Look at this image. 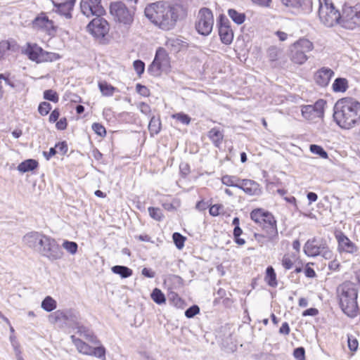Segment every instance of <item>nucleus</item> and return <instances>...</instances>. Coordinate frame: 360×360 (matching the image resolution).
<instances>
[{"instance_id": "1", "label": "nucleus", "mask_w": 360, "mask_h": 360, "mask_svg": "<svg viewBox=\"0 0 360 360\" xmlns=\"http://www.w3.org/2000/svg\"><path fill=\"white\" fill-rule=\"evenodd\" d=\"M145 15L154 25L162 30H171L178 21L187 15L186 11L178 4L158 1L148 5L144 11Z\"/></svg>"}, {"instance_id": "2", "label": "nucleus", "mask_w": 360, "mask_h": 360, "mask_svg": "<svg viewBox=\"0 0 360 360\" xmlns=\"http://www.w3.org/2000/svg\"><path fill=\"white\" fill-rule=\"evenodd\" d=\"M22 245L34 252L46 258L50 262L61 259L64 255L56 240L41 231H32L22 238Z\"/></svg>"}, {"instance_id": "3", "label": "nucleus", "mask_w": 360, "mask_h": 360, "mask_svg": "<svg viewBox=\"0 0 360 360\" xmlns=\"http://www.w3.org/2000/svg\"><path fill=\"white\" fill-rule=\"evenodd\" d=\"M333 118L342 129H350L360 124V103L353 98H343L334 106Z\"/></svg>"}, {"instance_id": "4", "label": "nucleus", "mask_w": 360, "mask_h": 360, "mask_svg": "<svg viewBox=\"0 0 360 360\" xmlns=\"http://www.w3.org/2000/svg\"><path fill=\"white\" fill-rule=\"evenodd\" d=\"M127 1L131 4L129 6L121 1L112 2L110 5V12L116 22L129 28L134 22L136 10L135 4L137 0Z\"/></svg>"}, {"instance_id": "5", "label": "nucleus", "mask_w": 360, "mask_h": 360, "mask_svg": "<svg viewBox=\"0 0 360 360\" xmlns=\"http://www.w3.org/2000/svg\"><path fill=\"white\" fill-rule=\"evenodd\" d=\"M250 218L266 231L268 241L273 242L278 239L276 221L271 212L262 208H257L250 212Z\"/></svg>"}, {"instance_id": "6", "label": "nucleus", "mask_w": 360, "mask_h": 360, "mask_svg": "<svg viewBox=\"0 0 360 360\" xmlns=\"http://www.w3.org/2000/svg\"><path fill=\"white\" fill-rule=\"evenodd\" d=\"M340 304L345 314L349 316L356 314L357 305V290L352 283H344L338 288Z\"/></svg>"}, {"instance_id": "7", "label": "nucleus", "mask_w": 360, "mask_h": 360, "mask_svg": "<svg viewBox=\"0 0 360 360\" xmlns=\"http://www.w3.org/2000/svg\"><path fill=\"white\" fill-rule=\"evenodd\" d=\"M314 48L312 41L304 37L300 38L290 45L289 58L293 63L303 65L309 59L307 53L311 52Z\"/></svg>"}, {"instance_id": "8", "label": "nucleus", "mask_w": 360, "mask_h": 360, "mask_svg": "<svg viewBox=\"0 0 360 360\" xmlns=\"http://www.w3.org/2000/svg\"><path fill=\"white\" fill-rule=\"evenodd\" d=\"M304 252L309 257L321 255L326 259H330L333 256V251L323 238H314L308 240L304 244Z\"/></svg>"}, {"instance_id": "9", "label": "nucleus", "mask_w": 360, "mask_h": 360, "mask_svg": "<svg viewBox=\"0 0 360 360\" xmlns=\"http://www.w3.org/2000/svg\"><path fill=\"white\" fill-rule=\"evenodd\" d=\"M319 16L323 24L327 27H333L337 23L340 24L341 13L335 9L333 4L330 0H319Z\"/></svg>"}, {"instance_id": "10", "label": "nucleus", "mask_w": 360, "mask_h": 360, "mask_svg": "<svg viewBox=\"0 0 360 360\" xmlns=\"http://www.w3.org/2000/svg\"><path fill=\"white\" fill-rule=\"evenodd\" d=\"M170 68V58L167 51L159 48L155 56L148 68V72L153 77H159L162 72H167Z\"/></svg>"}, {"instance_id": "11", "label": "nucleus", "mask_w": 360, "mask_h": 360, "mask_svg": "<svg viewBox=\"0 0 360 360\" xmlns=\"http://www.w3.org/2000/svg\"><path fill=\"white\" fill-rule=\"evenodd\" d=\"M340 25L349 30L360 26V4L354 6L345 5L342 8Z\"/></svg>"}, {"instance_id": "12", "label": "nucleus", "mask_w": 360, "mask_h": 360, "mask_svg": "<svg viewBox=\"0 0 360 360\" xmlns=\"http://www.w3.org/2000/svg\"><path fill=\"white\" fill-rule=\"evenodd\" d=\"M214 17L212 11L207 8H200L197 15L195 29L203 36L209 35L213 28Z\"/></svg>"}, {"instance_id": "13", "label": "nucleus", "mask_w": 360, "mask_h": 360, "mask_svg": "<svg viewBox=\"0 0 360 360\" xmlns=\"http://www.w3.org/2000/svg\"><path fill=\"white\" fill-rule=\"evenodd\" d=\"M70 338L79 353L84 355L93 356L101 360L106 359V351L103 346L97 345L96 347H91L79 338H76L75 335H71Z\"/></svg>"}, {"instance_id": "14", "label": "nucleus", "mask_w": 360, "mask_h": 360, "mask_svg": "<svg viewBox=\"0 0 360 360\" xmlns=\"http://www.w3.org/2000/svg\"><path fill=\"white\" fill-rule=\"evenodd\" d=\"M86 30L96 39H103L109 32L110 25L102 16H96L86 26Z\"/></svg>"}, {"instance_id": "15", "label": "nucleus", "mask_w": 360, "mask_h": 360, "mask_svg": "<svg viewBox=\"0 0 360 360\" xmlns=\"http://www.w3.org/2000/svg\"><path fill=\"white\" fill-rule=\"evenodd\" d=\"M338 243L337 250L339 253L357 255L359 247L353 243L343 232L338 231L335 233Z\"/></svg>"}, {"instance_id": "16", "label": "nucleus", "mask_w": 360, "mask_h": 360, "mask_svg": "<svg viewBox=\"0 0 360 360\" xmlns=\"http://www.w3.org/2000/svg\"><path fill=\"white\" fill-rule=\"evenodd\" d=\"M81 12L87 18L103 16L105 10L101 4V0H82L80 2Z\"/></svg>"}, {"instance_id": "17", "label": "nucleus", "mask_w": 360, "mask_h": 360, "mask_svg": "<svg viewBox=\"0 0 360 360\" xmlns=\"http://www.w3.org/2000/svg\"><path fill=\"white\" fill-rule=\"evenodd\" d=\"M219 34L223 44H230L232 42L233 32L229 26V20L224 15L219 17Z\"/></svg>"}, {"instance_id": "18", "label": "nucleus", "mask_w": 360, "mask_h": 360, "mask_svg": "<svg viewBox=\"0 0 360 360\" xmlns=\"http://www.w3.org/2000/svg\"><path fill=\"white\" fill-rule=\"evenodd\" d=\"M334 75L335 72L332 69L328 67H322L315 72L314 79L317 85L326 87L329 84Z\"/></svg>"}, {"instance_id": "19", "label": "nucleus", "mask_w": 360, "mask_h": 360, "mask_svg": "<svg viewBox=\"0 0 360 360\" xmlns=\"http://www.w3.org/2000/svg\"><path fill=\"white\" fill-rule=\"evenodd\" d=\"M239 188L249 195H259L262 193L259 184L250 179H242Z\"/></svg>"}, {"instance_id": "20", "label": "nucleus", "mask_w": 360, "mask_h": 360, "mask_svg": "<svg viewBox=\"0 0 360 360\" xmlns=\"http://www.w3.org/2000/svg\"><path fill=\"white\" fill-rule=\"evenodd\" d=\"M34 25L46 30L49 34H53L56 32V27L52 20H49L47 16L42 15L35 18Z\"/></svg>"}, {"instance_id": "21", "label": "nucleus", "mask_w": 360, "mask_h": 360, "mask_svg": "<svg viewBox=\"0 0 360 360\" xmlns=\"http://www.w3.org/2000/svg\"><path fill=\"white\" fill-rule=\"evenodd\" d=\"M281 3L286 7L292 8H301L302 11H311V0H281Z\"/></svg>"}, {"instance_id": "22", "label": "nucleus", "mask_w": 360, "mask_h": 360, "mask_svg": "<svg viewBox=\"0 0 360 360\" xmlns=\"http://www.w3.org/2000/svg\"><path fill=\"white\" fill-rule=\"evenodd\" d=\"M75 2V0H67L65 2L58 4H55V6L57 7L56 11L60 15L65 16L68 19L71 18V11L73 9Z\"/></svg>"}, {"instance_id": "23", "label": "nucleus", "mask_w": 360, "mask_h": 360, "mask_svg": "<svg viewBox=\"0 0 360 360\" xmlns=\"http://www.w3.org/2000/svg\"><path fill=\"white\" fill-rule=\"evenodd\" d=\"M65 311L58 310L48 316L49 321L52 324L63 327L65 322Z\"/></svg>"}, {"instance_id": "24", "label": "nucleus", "mask_w": 360, "mask_h": 360, "mask_svg": "<svg viewBox=\"0 0 360 360\" xmlns=\"http://www.w3.org/2000/svg\"><path fill=\"white\" fill-rule=\"evenodd\" d=\"M43 50L41 47L38 46L37 44L31 45L28 44L25 53L28 56V58L37 63H39L40 60V54L42 53Z\"/></svg>"}, {"instance_id": "25", "label": "nucleus", "mask_w": 360, "mask_h": 360, "mask_svg": "<svg viewBox=\"0 0 360 360\" xmlns=\"http://www.w3.org/2000/svg\"><path fill=\"white\" fill-rule=\"evenodd\" d=\"M207 136L216 147H219L224 138V134L219 128L214 127L208 131Z\"/></svg>"}, {"instance_id": "26", "label": "nucleus", "mask_w": 360, "mask_h": 360, "mask_svg": "<svg viewBox=\"0 0 360 360\" xmlns=\"http://www.w3.org/2000/svg\"><path fill=\"white\" fill-rule=\"evenodd\" d=\"M38 162L34 159L26 160L18 166V170L21 173L33 171L38 167Z\"/></svg>"}, {"instance_id": "27", "label": "nucleus", "mask_w": 360, "mask_h": 360, "mask_svg": "<svg viewBox=\"0 0 360 360\" xmlns=\"http://www.w3.org/2000/svg\"><path fill=\"white\" fill-rule=\"evenodd\" d=\"M165 46L171 51L176 53L184 46V42L178 38L172 37L167 39Z\"/></svg>"}, {"instance_id": "28", "label": "nucleus", "mask_w": 360, "mask_h": 360, "mask_svg": "<svg viewBox=\"0 0 360 360\" xmlns=\"http://www.w3.org/2000/svg\"><path fill=\"white\" fill-rule=\"evenodd\" d=\"M65 326L75 328L79 323V318L77 312L71 310L65 311Z\"/></svg>"}, {"instance_id": "29", "label": "nucleus", "mask_w": 360, "mask_h": 360, "mask_svg": "<svg viewBox=\"0 0 360 360\" xmlns=\"http://www.w3.org/2000/svg\"><path fill=\"white\" fill-rule=\"evenodd\" d=\"M348 88V81L345 78L338 77L335 79L332 89L334 92H345Z\"/></svg>"}, {"instance_id": "30", "label": "nucleus", "mask_w": 360, "mask_h": 360, "mask_svg": "<svg viewBox=\"0 0 360 360\" xmlns=\"http://www.w3.org/2000/svg\"><path fill=\"white\" fill-rule=\"evenodd\" d=\"M98 88L103 96H112L117 89L106 82L98 83Z\"/></svg>"}, {"instance_id": "31", "label": "nucleus", "mask_w": 360, "mask_h": 360, "mask_svg": "<svg viewBox=\"0 0 360 360\" xmlns=\"http://www.w3.org/2000/svg\"><path fill=\"white\" fill-rule=\"evenodd\" d=\"M241 180L236 176L224 175L221 177V182L227 186L237 187L239 188Z\"/></svg>"}, {"instance_id": "32", "label": "nucleus", "mask_w": 360, "mask_h": 360, "mask_svg": "<svg viewBox=\"0 0 360 360\" xmlns=\"http://www.w3.org/2000/svg\"><path fill=\"white\" fill-rule=\"evenodd\" d=\"M111 269L114 274L120 275L123 278L132 275V270L125 266L116 265L112 266Z\"/></svg>"}, {"instance_id": "33", "label": "nucleus", "mask_w": 360, "mask_h": 360, "mask_svg": "<svg viewBox=\"0 0 360 360\" xmlns=\"http://www.w3.org/2000/svg\"><path fill=\"white\" fill-rule=\"evenodd\" d=\"M41 307L46 311L51 312L56 309L57 302L51 296H46L41 302Z\"/></svg>"}, {"instance_id": "34", "label": "nucleus", "mask_w": 360, "mask_h": 360, "mask_svg": "<svg viewBox=\"0 0 360 360\" xmlns=\"http://www.w3.org/2000/svg\"><path fill=\"white\" fill-rule=\"evenodd\" d=\"M228 15L231 20L237 25L243 23L245 19V15L243 13H239L235 9L230 8L228 10Z\"/></svg>"}, {"instance_id": "35", "label": "nucleus", "mask_w": 360, "mask_h": 360, "mask_svg": "<svg viewBox=\"0 0 360 360\" xmlns=\"http://www.w3.org/2000/svg\"><path fill=\"white\" fill-rule=\"evenodd\" d=\"M161 122L158 117L153 116L148 124V129L152 135L158 134L160 131Z\"/></svg>"}, {"instance_id": "36", "label": "nucleus", "mask_w": 360, "mask_h": 360, "mask_svg": "<svg viewBox=\"0 0 360 360\" xmlns=\"http://www.w3.org/2000/svg\"><path fill=\"white\" fill-rule=\"evenodd\" d=\"M265 279L270 286L274 287L277 285L276 275L272 266L266 268Z\"/></svg>"}, {"instance_id": "37", "label": "nucleus", "mask_w": 360, "mask_h": 360, "mask_svg": "<svg viewBox=\"0 0 360 360\" xmlns=\"http://www.w3.org/2000/svg\"><path fill=\"white\" fill-rule=\"evenodd\" d=\"M150 296L152 300L158 304H162L166 302L164 293L159 288H155L153 290Z\"/></svg>"}, {"instance_id": "38", "label": "nucleus", "mask_w": 360, "mask_h": 360, "mask_svg": "<svg viewBox=\"0 0 360 360\" xmlns=\"http://www.w3.org/2000/svg\"><path fill=\"white\" fill-rule=\"evenodd\" d=\"M309 149L312 153L319 155L323 159L328 158L327 152L321 146L311 144Z\"/></svg>"}, {"instance_id": "39", "label": "nucleus", "mask_w": 360, "mask_h": 360, "mask_svg": "<svg viewBox=\"0 0 360 360\" xmlns=\"http://www.w3.org/2000/svg\"><path fill=\"white\" fill-rule=\"evenodd\" d=\"M62 247L71 255H75L78 249L77 243L69 240H65L62 244Z\"/></svg>"}, {"instance_id": "40", "label": "nucleus", "mask_w": 360, "mask_h": 360, "mask_svg": "<svg viewBox=\"0 0 360 360\" xmlns=\"http://www.w3.org/2000/svg\"><path fill=\"white\" fill-rule=\"evenodd\" d=\"M325 101L323 100H319L315 103L312 108L314 110L315 116L317 117H322L324 113V105Z\"/></svg>"}, {"instance_id": "41", "label": "nucleus", "mask_w": 360, "mask_h": 360, "mask_svg": "<svg viewBox=\"0 0 360 360\" xmlns=\"http://www.w3.org/2000/svg\"><path fill=\"white\" fill-rule=\"evenodd\" d=\"M302 115L304 118L310 120L314 119L315 117H317L316 116H315L314 110L312 108V105H311L302 107Z\"/></svg>"}, {"instance_id": "42", "label": "nucleus", "mask_w": 360, "mask_h": 360, "mask_svg": "<svg viewBox=\"0 0 360 360\" xmlns=\"http://www.w3.org/2000/svg\"><path fill=\"white\" fill-rule=\"evenodd\" d=\"M148 213L151 218L158 221H161L164 217L161 210L158 207H148Z\"/></svg>"}, {"instance_id": "43", "label": "nucleus", "mask_w": 360, "mask_h": 360, "mask_svg": "<svg viewBox=\"0 0 360 360\" xmlns=\"http://www.w3.org/2000/svg\"><path fill=\"white\" fill-rule=\"evenodd\" d=\"M172 238L175 245L179 250H181L184 248V242L186 240L185 237H184L179 233L176 232L173 233Z\"/></svg>"}, {"instance_id": "44", "label": "nucleus", "mask_w": 360, "mask_h": 360, "mask_svg": "<svg viewBox=\"0 0 360 360\" xmlns=\"http://www.w3.org/2000/svg\"><path fill=\"white\" fill-rule=\"evenodd\" d=\"M282 265L283 266L288 270L292 268L294 264V258L292 255L289 254H286L283 257L282 259Z\"/></svg>"}, {"instance_id": "45", "label": "nucleus", "mask_w": 360, "mask_h": 360, "mask_svg": "<svg viewBox=\"0 0 360 360\" xmlns=\"http://www.w3.org/2000/svg\"><path fill=\"white\" fill-rule=\"evenodd\" d=\"M44 98L53 103H57L58 101V94L51 89L44 91Z\"/></svg>"}, {"instance_id": "46", "label": "nucleus", "mask_w": 360, "mask_h": 360, "mask_svg": "<svg viewBox=\"0 0 360 360\" xmlns=\"http://www.w3.org/2000/svg\"><path fill=\"white\" fill-rule=\"evenodd\" d=\"M242 233H243V231L239 226H237V227H234L233 236H234L235 242L238 245H243L245 243V240L243 238H240V236Z\"/></svg>"}, {"instance_id": "47", "label": "nucleus", "mask_w": 360, "mask_h": 360, "mask_svg": "<svg viewBox=\"0 0 360 360\" xmlns=\"http://www.w3.org/2000/svg\"><path fill=\"white\" fill-rule=\"evenodd\" d=\"M172 117V118L176 119L184 124L188 125L191 122V117L188 115L183 112L174 114Z\"/></svg>"}, {"instance_id": "48", "label": "nucleus", "mask_w": 360, "mask_h": 360, "mask_svg": "<svg viewBox=\"0 0 360 360\" xmlns=\"http://www.w3.org/2000/svg\"><path fill=\"white\" fill-rule=\"evenodd\" d=\"M89 342L94 344L95 345H99L100 342L97 339V338L94 335V333L89 330L86 329V332L82 335Z\"/></svg>"}, {"instance_id": "49", "label": "nucleus", "mask_w": 360, "mask_h": 360, "mask_svg": "<svg viewBox=\"0 0 360 360\" xmlns=\"http://www.w3.org/2000/svg\"><path fill=\"white\" fill-rule=\"evenodd\" d=\"M51 109V105L48 102H42L39 104L38 111L42 116L46 115Z\"/></svg>"}, {"instance_id": "50", "label": "nucleus", "mask_w": 360, "mask_h": 360, "mask_svg": "<svg viewBox=\"0 0 360 360\" xmlns=\"http://www.w3.org/2000/svg\"><path fill=\"white\" fill-rule=\"evenodd\" d=\"M348 347L351 351H356L358 348V341L356 338L352 335H347Z\"/></svg>"}, {"instance_id": "51", "label": "nucleus", "mask_w": 360, "mask_h": 360, "mask_svg": "<svg viewBox=\"0 0 360 360\" xmlns=\"http://www.w3.org/2000/svg\"><path fill=\"white\" fill-rule=\"evenodd\" d=\"M280 50L276 46H271L268 49L267 53L269 59L275 61L278 59Z\"/></svg>"}, {"instance_id": "52", "label": "nucleus", "mask_w": 360, "mask_h": 360, "mask_svg": "<svg viewBox=\"0 0 360 360\" xmlns=\"http://www.w3.org/2000/svg\"><path fill=\"white\" fill-rule=\"evenodd\" d=\"M134 68L136 73L140 76L142 75L145 70V64L141 60H136L134 62L133 64Z\"/></svg>"}, {"instance_id": "53", "label": "nucleus", "mask_w": 360, "mask_h": 360, "mask_svg": "<svg viewBox=\"0 0 360 360\" xmlns=\"http://www.w3.org/2000/svg\"><path fill=\"white\" fill-rule=\"evenodd\" d=\"M92 129L100 136H104L106 134L105 127L99 123H94L92 124Z\"/></svg>"}, {"instance_id": "54", "label": "nucleus", "mask_w": 360, "mask_h": 360, "mask_svg": "<svg viewBox=\"0 0 360 360\" xmlns=\"http://www.w3.org/2000/svg\"><path fill=\"white\" fill-rule=\"evenodd\" d=\"M200 311V309L197 305H193L188 309H187L185 311V316L187 318H192L196 314H198Z\"/></svg>"}, {"instance_id": "55", "label": "nucleus", "mask_w": 360, "mask_h": 360, "mask_svg": "<svg viewBox=\"0 0 360 360\" xmlns=\"http://www.w3.org/2000/svg\"><path fill=\"white\" fill-rule=\"evenodd\" d=\"M137 93L143 96H148L150 94L149 89L144 85L137 84L136 86Z\"/></svg>"}, {"instance_id": "56", "label": "nucleus", "mask_w": 360, "mask_h": 360, "mask_svg": "<svg viewBox=\"0 0 360 360\" xmlns=\"http://www.w3.org/2000/svg\"><path fill=\"white\" fill-rule=\"evenodd\" d=\"M294 356L297 360H304L305 351L303 347H297L294 350Z\"/></svg>"}, {"instance_id": "57", "label": "nucleus", "mask_w": 360, "mask_h": 360, "mask_svg": "<svg viewBox=\"0 0 360 360\" xmlns=\"http://www.w3.org/2000/svg\"><path fill=\"white\" fill-rule=\"evenodd\" d=\"M10 49V43L3 41L0 43V58H3L5 52Z\"/></svg>"}, {"instance_id": "58", "label": "nucleus", "mask_w": 360, "mask_h": 360, "mask_svg": "<svg viewBox=\"0 0 360 360\" xmlns=\"http://www.w3.org/2000/svg\"><path fill=\"white\" fill-rule=\"evenodd\" d=\"M55 148L57 152H60L63 155L66 153L68 151V145L64 141L56 144Z\"/></svg>"}, {"instance_id": "59", "label": "nucleus", "mask_w": 360, "mask_h": 360, "mask_svg": "<svg viewBox=\"0 0 360 360\" xmlns=\"http://www.w3.org/2000/svg\"><path fill=\"white\" fill-rule=\"evenodd\" d=\"M222 208V206L220 205H214L210 207L209 212L210 215L213 217H217L219 214V210Z\"/></svg>"}, {"instance_id": "60", "label": "nucleus", "mask_w": 360, "mask_h": 360, "mask_svg": "<svg viewBox=\"0 0 360 360\" xmlns=\"http://www.w3.org/2000/svg\"><path fill=\"white\" fill-rule=\"evenodd\" d=\"M253 4H257L262 7H270L271 0H251Z\"/></svg>"}, {"instance_id": "61", "label": "nucleus", "mask_w": 360, "mask_h": 360, "mask_svg": "<svg viewBox=\"0 0 360 360\" xmlns=\"http://www.w3.org/2000/svg\"><path fill=\"white\" fill-rule=\"evenodd\" d=\"M67 120L63 117L56 122V127L58 130H64L67 127Z\"/></svg>"}, {"instance_id": "62", "label": "nucleus", "mask_w": 360, "mask_h": 360, "mask_svg": "<svg viewBox=\"0 0 360 360\" xmlns=\"http://www.w3.org/2000/svg\"><path fill=\"white\" fill-rule=\"evenodd\" d=\"M318 313H319V311L317 309L309 308L302 312V316H316L318 314Z\"/></svg>"}, {"instance_id": "63", "label": "nucleus", "mask_w": 360, "mask_h": 360, "mask_svg": "<svg viewBox=\"0 0 360 360\" xmlns=\"http://www.w3.org/2000/svg\"><path fill=\"white\" fill-rule=\"evenodd\" d=\"M142 274L147 278H154L155 273L150 269L143 268L141 271Z\"/></svg>"}, {"instance_id": "64", "label": "nucleus", "mask_w": 360, "mask_h": 360, "mask_svg": "<svg viewBox=\"0 0 360 360\" xmlns=\"http://www.w3.org/2000/svg\"><path fill=\"white\" fill-rule=\"evenodd\" d=\"M290 329L287 322H284L279 329V333L284 335H288L290 333Z\"/></svg>"}]
</instances>
